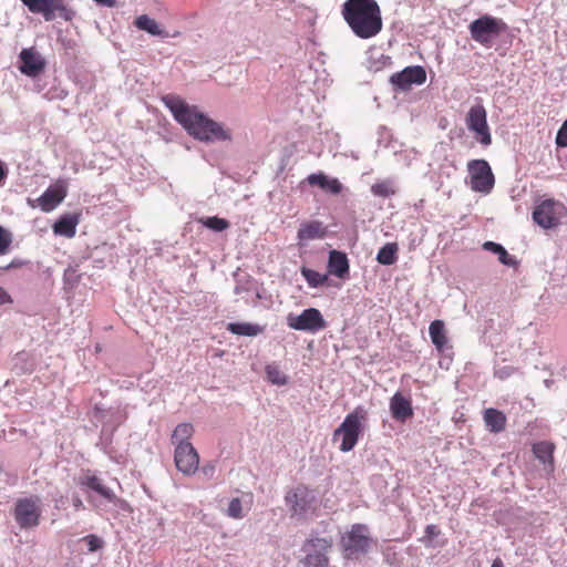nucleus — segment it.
<instances>
[{
  "instance_id": "13",
  "label": "nucleus",
  "mask_w": 567,
  "mask_h": 567,
  "mask_svg": "<svg viewBox=\"0 0 567 567\" xmlns=\"http://www.w3.org/2000/svg\"><path fill=\"white\" fill-rule=\"evenodd\" d=\"M286 503L292 515H303L313 508L316 495L313 491L305 485H298L286 495Z\"/></svg>"
},
{
  "instance_id": "39",
  "label": "nucleus",
  "mask_w": 567,
  "mask_h": 567,
  "mask_svg": "<svg viewBox=\"0 0 567 567\" xmlns=\"http://www.w3.org/2000/svg\"><path fill=\"white\" fill-rule=\"evenodd\" d=\"M328 179V176L324 175L323 173H318V174H310L308 177H307V182L311 185V186H319L320 188H324V185H326V182Z\"/></svg>"
},
{
  "instance_id": "26",
  "label": "nucleus",
  "mask_w": 567,
  "mask_h": 567,
  "mask_svg": "<svg viewBox=\"0 0 567 567\" xmlns=\"http://www.w3.org/2000/svg\"><path fill=\"white\" fill-rule=\"evenodd\" d=\"M226 329L233 334L247 337H255L264 332V327L250 322H230Z\"/></svg>"
},
{
  "instance_id": "47",
  "label": "nucleus",
  "mask_w": 567,
  "mask_h": 567,
  "mask_svg": "<svg viewBox=\"0 0 567 567\" xmlns=\"http://www.w3.org/2000/svg\"><path fill=\"white\" fill-rule=\"evenodd\" d=\"M491 567H504V564H503L501 558H496V559L493 560Z\"/></svg>"
},
{
  "instance_id": "33",
  "label": "nucleus",
  "mask_w": 567,
  "mask_h": 567,
  "mask_svg": "<svg viewBox=\"0 0 567 567\" xmlns=\"http://www.w3.org/2000/svg\"><path fill=\"white\" fill-rule=\"evenodd\" d=\"M267 379L277 385H285L287 383V377L276 364H268L266 367Z\"/></svg>"
},
{
  "instance_id": "5",
  "label": "nucleus",
  "mask_w": 567,
  "mask_h": 567,
  "mask_svg": "<svg viewBox=\"0 0 567 567\" xmlns=\"http://www.w3.org/2000/svg\"><path fill=\"white\" fill-rule=\"evenodd\" d=\"M41 515V499L38 496L17 499L13 516L20 528L30 529L37 527L40 524Z\"/></svg>"
},
{
  "instance_id": "15",
  "label": "nucleus",
  "mask_w": 567,
  "mask_h": 567,
  "mask_svg": "<svg viewBox=\"0 0 567 567\" xmlns=\"http://www.w3.org/2000/svg\"><path fill=\"white\" fill-rule=\"evenodd\" d=\"M174 461L177 470L189 476L198 470L199 455L193 444H183L175 447Z\"/></svg>"
},
{
  "instance_id": "21",
  "label": "nucleus",
  "mask_w": 567,
  "mask_h": 567,
  "mask_svg": "<svg viewBox=\"0 0 567 567\" xmlns=\"http://www.w3.org/2000/svg\"><path fill=\"white\" fill-rule=\"evenodd\" d=\"M80 223V217L76 214L63 215L53 225V231L55 235L64 236L66 238L74 237L76 233V226Z\"/></svg>"
},
{
  "instance_id": "20",
  "label": "nucleus",
  "mask_w": 567,
  "mask_h": 567,
  "mask_svg": "<svg viewBox=\"0 0 567 567\" xmlns=\"http://www.w3.org/2000/svg\"><path fill=\"white\" fill-rule=\"evenodd\" d=\"M326 234V227L321 221L311 220L300 225L297 236L300 241H308L312 239L323 238Z\"/></svg>"
},
{
  "instance_id": "19",
  "label": "nucleus",
  "mask_w": 567,
  "mask_h": 567,
  "mask_svg": "<svg viewBox=\"0 0 567 567\" xmlns=\"http://www.w3.org/2000/svg\"><path fill=\"white\" fill-rule=\"evenodd\" d=\"M65 196L66 192L62 187H49L39 197V206L43 212H51L64 199Z\"/></svg>"
},
{
  "instance_id": "9",
  "label": "nucleus",
  "mask_w": 567,
  "mask_h": 567,
  "mask_svg": "<svg viewBox=\"0 0 567 567\" xmlns=\"http://www.w3.org/2000/svg\"><path fill=\"white\" fill-rule=\"evenodd\" d=\"M467 128L474 133L475 138L484 146L492 144V135L487 124V113L482 104L473 105L465 118Z\"/></svg>"
},
{
  "instance_id": "16",
  "label": "nucleus",
  "mask_w": 567,
  "mask_h": 567,
  "mask_svg": "<svg viewBox=\"0 0 567 567\" xmlns=\"http://www.w3.org/2000/svg\"><path fill=\"white\" fill-rule=\"evenodd\" d=\"M19 56L21 60V65L19 69L21 73L28 76H38L45 68L44 59L34 48L23 49Z\"/></svg>"
},
{
  "instance_id": "31",
  "label": "nucleus",
  "mask_w": 567,
  "mask_h": 567,
  "mask_svg": "<svg viewBox=\"0 0 567 567\" xmlns=\"http://www.w3.org/2000/svg\"><path fill=\"white\" fill-rule=\"evenodd\" d=\"M483 248L485 250L493 251V252L497 254L498 260L503 265L513 266L516 262L514 257L509 256V254L506 251V249L499 244H496L494 241H486L483 245Z\"/></svg>"
},
{
  "instance_id": "38",
  "label": "nucleus",
  "mask_w": 567,
  "mask_h": 567,
  "mask_svg": "<svg viewBox=\"0 0 567 567\" xmlns=\"http://www.w3.org/2000/svg\"><path fill=\"white\" fill-rule=\"evenodd\" d=\"M83 540L86 543L87 549L91 553L99 550L103 546V540L93 534L85 536Z\"/></svg>"
},
{
  "instance_id": "12",
  "label": "nucleus",
  "mask_w": 567,
  "mask_h": 567,
  "mask_svg": "<svg viewBox=\"0 0 567 567\" xmlns=\"http://www.w3.org/2000/svg\"><path fill=\"white\" fill-rule=\"evenodd\" d=\"M426 81L425 69L421 65L406 66L400 72H395L390 78V83L394 90L406 92L413 85H422Z\"/></svg>"
},
{
  "instance_id": "18",
  "label": "nucleus",
  "mask_w": 567,
  "mask_h": 567,
  "mask_svg": "<svg viewBox=\"0 0 567 567\" xmlns=\"http://www.w3.org/2000/svg\"><path fill=\"white\" fill-rule=\"evenodd\" d=\"M329 274L338 278H347L349 276V260L344 252L331 250L328 260Z\"/></svg>"
},
{
  "instance_id": "10",
  "label": "nucleus",
  "mask_w": 567,
  "mask_h": 567,
  "mask_svg": "<svg viewBox=\"0 0 567 567\" xmlns=\"http://www.w3.org/2000/svg\"><path fill=\"white\" fill-rule=\"evenodd\" d=\"M503 25L501 20L485 14L474 20L468 29L473 40L481 44H487L501 33Z\"/></svg>"
},
{
  "instance_id": "46",
  "label": "nucleus",
  "mask_w": 567,
  "mask_h": 567,
  "mask_svg": "<svg viewBox=\"0 0 567 567\" xmlns=\"http://www.w3.org/2000/svg\"><path fill=\"white\" fill-rule=\"evenodd\" d=\"M7 177V172L6 169L2 167V165L0 164V186H2L4 179Z\"/></svg>"
},
{
  "instance_id": "7",
  "label": "nucleus",
  "mask_w": 567,
  "mask_h": 567,
  "mask_svg": "<svg viewBox=\"0 0 567 567\" xmlns=\"http://www.w3.org/2000/svg\"><path fill=\"white\" fill-rule=\"evenodd\" d=\"M567 209L559 200L548 198L542 200L533 212L534 221L545 229H550L559 225L561 217Z\"/></svg>"
},
{
  "instance_id": "44",
  "label": "nucleus",
  "mask_w": 567,
  "mask_h": 567,
  "mask_svg": "<svg viewBox=\"0 0 567 567\" xmlns=\"http://www.w3.org/2000/svg\"><path fill=\"white\" fill-rule=\"evenodd\" d=\"M426 534L430 535V536H435L437 533H436V526L435 525H429L426 526V529H425Z\"/></svg>"
},
{
  "instance_id": "8",
  "label": "nucleus",
  "mask_w": 567,
  "mask_h": 567,
  "mask_svg": "<svg viewBox=\"0 0 567 567\" xmlns=\"http://www.w3.org/2000/svg\"><path fill=\"white\" fill-rule=\"evenodd\" d=\"M470 172V186L473 190L488 194L494 187V175L485 159H472L467 164Z\"/></svg>"
},
{
  "instance_id": "49",
  "label": "nucleus",
  "mask_w": 567,
  "mask_h": 567,
  "mask_svg": "<svg viewBox=\"0 0 567 567\" xmlns=\"http://www.w3.org/2000/svg\"><path fill=\"white\" fill-rule=\"evenodd\" d=\"M16 266H17V262L12 261L9 267H16Z\"/></svg>"
},
{
  "instance_id": "4",
  "label": "nucleus",
  "mask_w": 567,
  "mask_h": 567,
  "mask_svg": "<svg viewBox=\"0 0 567 567\" xmlns=\"http://www.w3.org/2000/svg\"><path fill=\"white\" fill-rule=\"evenodd\" d=\"M373 539L369 535V528L364 524H353L351 529L341 539L342 548L348 558L358 557L369 551Z\"/></svg>"
},
{
  "instance_id": "6",
  "label": "nucleus",
  "mask_w": 567,
  "mask_h": 567,
  "mask_svg": "<svg viewBox=\"0 0 567 567\" xmlns=\"http://www.w3.org/2000/svg\"><path fill=\"white\" fill-rule=\"evenodd\" d=\"M32 13L41 14L45 21H52L60 17L64 21H71L74 11L63 0H20Z\"/></svg>"
},
{
  "instance_id": "28",
  "label": "nucleus",
  "mask_w": 567,
  "mask_h": 567,
  "mask_svg": "<svg viewBox=\"0 0 567 567\" xmlns=\"http://www.w3.org/2000/svg\"><path fill=\"white\" fill-rule=\"evenodd\" d=\"M399 246L396 243H388L380 248L377 260L384 266L393 265L398 259Z\"/></svg>"
},
{
  "instance_id": "2",
  "label": "nucleus",
  "mask_w": 567,
  "mask_h": 567,
  "mask_svg": "<svg viewBox=\"0 0 567 567\" xmlns=\"http://www.w3.org/2000/svg\"><path fill=\"white\" fill-rule=\"evenodd\" d=\"M341 16L351 31L360 39L377 37L382 28V14L375 0H347Z\"/></svg>"
},
{
  "instance_id": "42",
  "label": "nucleus",
  "mask_w": 567,
  "mask_h": 567,
  "mask_svg": "<svg viewBox=\"0 0 567 567\" xmlns=\"http://www.w3.org/2000/svg\"><path fill=\"white\" fill-rule=\"evenodd\" d=\"M11 301H12V299H11L10 295L2 287H0V303L3 305V303L11 302Z\"/></svg>"
},
{
  "instance_id": "36",
  "label": "nucleus",
  "mask_w": 567,
  "mask_h": 567,
  "mask_svg": "<svg viewBox=\"0 0 567 567\" xmlns=\"http://www.w3.org/2000/svg\"><path fill=\"white\" fill-rule=\"evenodd\" d=\"M227 515L235 519L243 518L244 514L240 498L235 497L230 501L227 509Z\"/></svg>"
},
{
  "instance_id": "43",
  "label": "nucleus",
  "mask_w": 567,
  "mask_h": 567,
  "mask_svg": "<svg viewBox=\"0 0 567 567\" xmlns=\"http://www.w3.org/2000/svg\"><path fill=\"white\" fill-rule=\"evenodd\" d=\"M96 3L106 6V7H114L115 0H94Z\"/></svg>"
},
{
  "instance_id": "27",
  "label": "nucleus",
  "mask_w": 567,
  "mask_h": 567,
  "mask_svg": "<svg viewBox=\"0 0 567 567\" xmlns=\"http://www.w3.org/2000/svg\"><path fill=\"white\" fill-rule=\"evenodd\" d=\"M194 434V427L190 423H181L178 424L172 434V444L176 446H181L183 444H192L189 442L190 437Z\"/></svg>"
},
{
  "instance_id": "41",
  "label": "nucleus",
  "mask_w": 567,
  "mask_h": 567,
  "mask_svg": "<svg viewBox=\"0 0 567 567\" xmlns=\"http://www.w3.org/2000/svg\"><path fill=\"white\" fill-rule=\"evenodd\" d=\"M556 144L560 147H567V120L563 123L556 135Z\"/></svg>"
},
{
  "instance_id": "22",
  "label": "nucleus",
  "mask_w": 567,
  "mask_h": 567,
  "mask_svg": "<svg viewBox=\"0 0 567 567\" xmlns=\"http://www.w3.org/2000/svg\"><path fill=\"white\" fill-rule=\"evenodd\" d=\"M80 484L82 486H86L90 489L96 492L99 495H101L103 498H105L110 502H113L116 497L114 492L111 488H109L107 486H105L102 483V480L99 478L96 475H93V474L84 475L81 478Z\"/></svg>"
},
{
  "instance_id": "40",
  "label": "nucleus",
  "mask_w": 567,
  "mask_h": 567,
  "mask_svg": "<svg viewBox=\"0 0 567 567\" xmlns=\"http://www.w3.org/2000/svg\"><path fill=\"white\" fill-rule=\"evenodd\" d=\"M323 189L329 192V193H331V194L338 195V194H340L342 192L343 186L339 182V179H337V178H329L328 177Z\"/></svg>"
},
{
  "instance_id": "45",
  "label": "nucleus",
  "mask_w": 567,
  "mask_h": 567,
  "mask_svg": "<svg viewBox=\"0 0 567 567\" xmlns=\"http://www.w3.org/2000/svg\"><path fill=\"white\" fill-rule=\"evenodd\" d=\"M214 470H215V468H214V466H210V465H206V466H204V467L202 468L203 473H204L205 475H207V476L213 475Z\"/></svg>"
},
{
  "instance_id": "1",
  "label": "nucleus",
  "mask_w": 567,
  "mask_h": 567,
  "mask_svg": "<svg viewBox=\"0 0 567 567\" xmlns=\"http://www.w3.org/2000/svg\"><path fill=\"white\" fill-rule=\"evenodd\" d=\"M163 102L174 118L194 138L202 142L230 140V133L221 124L209 118L197 106L187 104L179 96L166 95L163 97Z\"/></svg>"
},
{
  "instance_id": "29",
  "label": "nucleus",
  "mask_w": 567,
  "mask_h": 567,
  "mask_svg": "<svg viewBox=\"0 0 567 567\" xmlns=\"http://www.w3.org/2000/svg\"><path fill=\"white\" fill-rule=\"evenodd\" d=\"M371 193L377 197L388 198L396 193L395 185L391 179L378 181L371 186Z\"/></svg>"
},
{
  "instance_id": "11",
  "label": "nucleus",
  "mask_w": 567,
  "mask_h": 567,
  "mask_svg": "<svg viewBox=\"0 0 567 567\" xmlns=\"http://www.w3.org/2000/svg\"><path fill=\"white\" fill-rule=\"evenodd\" d=\"M287 324L293 330L317 332L324 329L327 322L317 308H308L300 315H288Z\"/></svg>"
},
{
  "instance_id": "35",
  "label": "nucleus",
  "mask_w": 567,
  "mask_h": 567,
  "mask_svg": "<svg viewBox=\"0 0 567 567\" xmlns=\"http://www.w3.org/2000/svg\"><path fill=\"white\" fill-rule=\"evenodd\" d=\"M14 369L18 370L19 374H25L31 373L33 371V364H30L29 367L19 365V363L27 364L29 361V355L25 352H19L16 358Z\"/></svg>"
},
{
  "instance_id": "14",
  "label": "nucleus",
  "mask_w": 567,
  "mask_h": 567,
  "mask_svg": "<svg viewBox=\"0 0 567 567\" xmlns=\"http://www.w3.org/2000/svg\"><path fill=\"white\" fill-rule=\"evenodd\" d=\"M331 540L326 538H312L305 544L307 551L302 563L306 567H328L329 560L326 551L331 547Z\"/></svg>"
},
{
  "instance_id": "48",
  "label": "nucleus",
  "mask_w": 567,
  "mask_h": 567,
  "mask_svg": "<svg viewBox=\"0 0 567 567\" xmlns=\"http://www.w3.org/2000/svg\"><path fill=\"white\" fill-rule=\"evenodd\" d=\"M73 505H74V507H75V508H78V509H79V508H81V507L83 506V503H82V501L78 497V498L73 499Z\"/></svg>"
},
{
  "instance_id": "17",
  "label": "nucleus",
  "mask_w": 567,
  "mask_h": 567,
  "mask_svg": "<svg viewBox=\"0 0 567 567\" xmlns=\"http://www.w3.org/2000/svg\"><path fill=\"white\" fill-rule=\"evenodd\" d=\"M390 412L395 421L406 422L414 413L411 399L401 392H395L390 399Z\"/></svg>"
},
{
  "instance_id": "34",
  "label": "nucleus",
  "mask_w": 567,
  "mask_h": 567,
  "mask_svg": "<svg viewBox=\"0 0 567 567\" xmlns=\"http://www.w3.org/2000/svg\"><path fill=\"white\" fill-rule=\"evenodd\" d=\"M199 221L214 231H223L229 227L228 220L217 216L200 218Z\"/></svg>"
},
{
  "instance_id": "3",
  "label": "nucleus",
  "mask_w": 567,
  "mask_h": 567,
  "mask_svg": "<svg viewBox=\"0 0 567 567\" xmlns=\"http://www.w3.org/2000/svg\"><path fill=\"white\" fill-rule=\"evenodd\" d=\"M368 412L363 406H357L349 413L343 422L333 432V441L342 437L340 451L349 452L357 445L360 435L363 432V422L367 421Z\"/></svg>"
},
{
  "instance_id": "32",
  "label": "nucleus",
  "mask_w": 567,
  "mask_h": 567,
  "mask_svg": "<svg viewBox=\"0 0 567 567\" xmlns=\"http://www.w3.org/2000/svg\"><path fill=\"white\" fill-rule=\"evenodd\" d=\"M301 275L311 288L323 286L328 280V275L320 274L307 267L301 268Z\"/></svg>"
},
{
  "instance_id": "24",
  "label": "nucleus",
  "mask_w": 567,
  "mask_h": 567,
  "mask_svg": "<svg viewBox=\"0 0 567 567\" xmlns=\"http://www.w3.org/2000/svg\"><path fill=\"white\" fill-rule=\"evenodd\" d=\"M429 333L436 350L443 352L449 341L444 322L442 320L432 321L429 327Z\"/></svg>"
},
{
  "instance_id": "37",
  "label": "nucleus",
  "mask_w": 567,
  "mask_h": 567,
  "mask_svg": "<svg viewBox=\"0 0 567 567\" xmlns=\"http://www.w3.org/2000/svg\"><path fill=\"white\" fill-rule=\"evenodd\" d=\"M12 243V235L2 226H0V255H4L8 252L9 247Z\"/></svg>"
},
{
  "instance_id": "23",
  "label": "nucleus",
  "mask_w": 567,
  "mask_h": 567,
  "mask_svg": "<svg viewBox=\"0 0 567 567\" xmlns=\"http://www.w3.org/2000/svg\"><path fill=\"white\" fill-rule=\"evenodd\" d=\"M483 419L486 427L493 433H499L506 427V415L499 410L493 408L486 409Z\"/></svg>"
},
{
  "instance_id": "30",
  "label": "nucleus",
  "mask_w": 567,
  "mask_h": 567,
  "mask_svg": "<svg viewBox=\"0 0 567 567\" xmlns=\"http://www.w3.org/2000/svg\"><path fill=\"white\" fill-rule=\"evenodd\" d=\"M554 449L550 442L542 441L533 445V453L542 463H547L553 461Z\"/></svg>"
},
{
  "instance_id": "25",
  "label": "nucleus",
  "mask_w": 567,
  "mask_h": 567,
  "mask_svg": "<svg viewBox=\"0 0 567 567\" xmlns=\"http://www.w3.org/2000/svg\"><path fill=\"white\" fill-rule=\"evenodd\" d=\"M135 25L137 29L146 31L147 33L152 35H158L162 38L169 37L168 32H166L164 29L159 27V24L152 18H150L146 14H142L136 18Z\"/></svg>"
}]
</instances>
